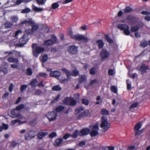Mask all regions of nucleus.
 Here are the masks:
<instances>
[{
  "mask_svg": "<svg viewBox=\"0 0 150 150\" xmlns=\"http://www.w3.org/2000/svg\"><path fill=\"white\" fill-rule=\"evenodd\" d=\"M32 47V53L33 55L36 57H38L39 54L45 50L44 48L38 46L36 43H33Z\"/></svg>",
  "mask_w": 150,
  "mask_h": 150,
  "instance_id": "obj_1",
  "label": "nucleus"
},
{
  "mask_svg": "<svg viewBox=\"0 0 150 150\" xmlns=\"http://www.w3.org/2000/svg\"><path fill=\"white\" fill-rule=\"evenodd\" d=\"M101 120V123L100 125V127L103 129V132H105L109 128L110 124L108 122L107 119L105 117H102Z\"/></svg>",
  "mask_w": 150,
  "mask_h": 150,
  "instance_id": "obj_2",
  "label": "nucleus"
},
{
  "mask_svg": "<svg viewBox=\"0 0 150 150\" xmlns=\"http://www.w3.org/2000/svg\"><path fill=\"white\" fill-rule=\"evenodd\" d=\"M71 39L77 41H82L85 43H87L89 40L88 38L85 37L83 35L77 34L71 36Z\"/></svg>",
  "mask_w": 150,
  "mask_h": 150,
  "instance_id": "obj_3",
  "label": "nucleus"
},
{
  "mask_svg": "<svg viewBox=\"0 0 150 150\" xmlns=\"http://www.w3.org/2000/svg\"><path fill=\"white\" fill-rule=\"evenodd\" d=\"M118 28L121 30H123V33L126 35H128L130 34L129 26L126 24H119L117 26Z\"/></svg>",
  "mask_w": 150,
  "mask_h": 150,
  "instance_id": "obj_4",
  "label": "nucleus"
},
{
  "mask_svg": "<svg viewBox=\"0 0 150 150\" xmlns=\"http://www.w3.org/2000/svg\"><path fill=\"white\" fill-rule=\"evenodd\" d=\"M78 47L75 45H69L67 47L68 52L72 55H76L78 52Z\"/></svg>",
  "mask_w": 150,
  "mask_h": 150,
  "instance_id": "obj_5",
  "label": "nucleus"
},
{
  "mask_svg": "<svg viewBox=\"0 0 150 150\" xmlns=\"http://www.w3.org/2000/svg\"><path fill=\"white\" fill-rule=\"evenodd\" d=\"M62 70L65 74L67 77V78H64L61 79L60 82L61 83H64L70 80L71 79V73L69 70H67L66 68H62Z\"/></svg>",
  "mask_w": 150,
  "mask_h": 150,
  "instance_id": "obj_6",
  "label": "nucleus"
},
{
  "mask_svg": "<svg viewBox=\"0 0 150 150\" xmlns=\"http://www.w3.org/2000/svg\"><path fill=\"white\" fill-rule=\"evenodd\" d=\"M100 55L102 60L108 58L110 55L109 52L106 48H103L101 50L100 53Z\"/></svg>",
  "mask_w": 150,
  "mask_h": 150,
  "instance_id": "obj_7",
  "label": "nucleus"
},
{
  "mask_svg": "<svg viewBox=\"0 0 150 150\" xmlns=\"http://www.w3.org/2000/svg\"><path fill=\"white\" fill-rule=\"evenodd\" d=\"M99 127L98 124H96L93 126L92 130L90 132V134L91 137L96 136L98 134Z\"/></svg>",
  "mask_w": 150,
  "mask_h": 150,
  "instance_id": "obj_8",
  "label": "nucleus"
},
{
  "mask_svg": "<svg viewBox=\"0 0 150 150\" xmlns=\"http://www.w3.org/2000/svg\"><path fill=\"white\" fill-rule=\"evenodd\" d=\"M46 116L50 121L56 120L57 116V113L55 111L48 112L46 115Z\"/></svg>",
  "mask_w": 150,
  "mask_h": 150,
  "instance_id": "obj_9",
  "label": "nucleus"
},
{
  "mask_svg": "<svg viewBox=\"0 0 150 150\" xmlns=\"http://www.w3.org/2000/svg\"><path fill=\"white\" fill-rule=\"evenodd\" d=\"M142 125L140 124V122H138L135 125L134 127V132H135V136L136 137L138 135H139L141 132V131L139 130L141 128Z\"/></svg>",
  "mask_w": 150,
  "mask_h": 150,
  "instance_id": "obj_10",
  "label": "nucleus"
},
{
  "mask_svg": "<svg viewBox=\"0 0 150 150\" xmlns=\"http://www.w3.org/2000/svg\"><path fill=\"white\" fill-rule=\"evenodd\" d=\"M90 129L88 128L82 129L79 132V136L81 137L86 136L89 134Z\"/></svg>",
  "mask_w": 150,
  "mask_h": 150,
  "instance_id": "obj_11",
  "label": "nucleus"
},
{
  "mask_svg": "<svg viewBox=\"0 0 150 150\" xmlns=\"http://www.w3.org/2000/svg\"><path fill=\"white\" fill-rule=\"evenodd\" d=\"M28 35L26 34H24L22 36V38H21L20 40V42H22V43L19 44V45L21 47H22L25 44L26 42L28 40Z\"/></svg>",
  "mask_w": 150,
  "mask_h": 150,
  "instance_id": "obj_12",
  "label": "nucleus"
},
{
  "mask_svg": "<svg viewBox=\"0 0 150 150\" xmlns=\"http://www.w3.org/2000/svg\"><path fill=\"white\" fill-rule=\"evenodd\" d=\"M149 69V67L148 65H146L145 64H143L140 67L139 70L141 72L142 74H144L146 73L147 70Z\"/></svg>",
  "mask_w": 150,
  "mask_h": 150,
  "instance_id": "obj_13",
  "label": "nucleus"
},
{
  "mask_svg": "<svg viewBox=\"0 0 150 150\" xmlns=\"http://www.w3.org/2000/svg\"><path fill=\"white\" fill-rule=\"evenodd\" d=\"M61 75L60 72L58 71H51L50 74V76L51 77L55 78L58 79Z\"/></svg>",
  "mask_w": 150,
  "mask_h": 150,
  "instance_id": "obj_14",
  "label": "nucleus"
},
{
  "mask_svg": "<svg viewBox=\"0 0 150 150\" xmlns=\"http://www.w3.org/2000/svg\"><path fill=\"white\" fill-rule=\"evenodd\" d=\"M89 112L88 110H85L83 112L80 113L77 116V119L80 120L84 117L87 116L89 114Z\"/></svg>",
  "mask_w": 150,
  "mask_h": 150,
  "instance_id": "obj_15",
  "label": "nucleus"
},
{
  "mask_svg": "<svg viewBox=\"0 0 150 150\" xmlns=\"http://www.w3.org/2000/svg\"><path fill=\"white\" fill-rule=\"evenodd\" d=\"M135 19V17L132 15L128 16L126 18V20L127 21L128 23L129 24L132 23L133 21Z\"/></svg>",
  "mask_w": 150,
  "mask_h": 150,
  "instance_id": "obj_16",
  "label": "nucleus"
},
{
  "mask_svg": "<svg viewBox=\"0 0 150 150\" xmlns=\"http://www.w3.org/2000/svg\"><path fill=\"white\" fill-rule=\"evenodd\" d=\"M96 43L97 44L98 47L99 49L102 48L104 45L103 41L101 40H98L96 41Z\"/></svg>",
  "mask_w": 150,
  "mask_h": 150,
  "instance_id": "obj_17",
  "label": "nucleus"
},
{
  "mask_svg": "<svg viewBox=\"0 0 150 150\" xmlns=\"http://www.w3.org/2000/svg\"><path fill=\"white\" fill-rule=\"evenodd\" d=\"M38 82V81L36 79H33L31 81L29 85L31 86L32 88H35Z\"/></svg>",
  "mask_w": 150,
  "mask_h": 150,
  "instance_id": "obj_18",
  "label": "nucleus"
},
{
  "mask_svg": "<svg viewBox=\"0 0 150 150\" xmlns=\"http://www.w3.org/2000/svg\"><path fill=\"white\" fill-rule=\"evenodd\" d=\"M48 134L47 132H40L37 134V136L39 139H41L43 137L47 135Z\"/></svg>",
  "mask_w": 150,
  "mask_h": 150,
  "instance_id": "obj_19",
  "label": "nucleus"
},
{
  "mask_svg": "<svg viewBox=\"0 0 150 150\" xmlns=\"http://www.w3.org/2000/svg\"><path fill=\"white\" fill-rule=\"evenodd\" d=\"M62 141L63 139L62 138H57L55 141L54 145L55 146H58L61 144Z\"/></svg>",
  "mask_w": 150,
  "mask_h": 150,
  "instance_id": "obj_20",
  "label": "nucleus"
},
{
  "mask_svg": "<svg viewBox=\"0 0 150 150\" xmlns=\"http://www.w3.org/2000/svg\"><path fill=\"white\" fill-rule=\"evenodd\" d=\"M31 29L33 33L37 30L39 28V25L35 22L31 25Z\"/></svg>",
  "mask_w": 150,
  "mask_h": 150,
  "instance_id": "obj_21",
  "label": "nucleus"
},
{
  "mask_svg": "<svg viewBox=\"0 0 150 150\" xmlns=\"http://www.w3.org/2000/svg\"><path fill=\"white\" fill-rule=\"evenodd\" d=\"M8 61L10 62H15L18 63V59L17 58H14L12 57H10L7 59Z\"/></svg>",
  "mask_w": 150,
  "mask_h": 150,
  "instance_id": "obj_22",
  "label": "nucleus"
},
{
  "mask_svg": "<svg viewBox=\"0 0 150 150\" xmlns=\"http://www.w3.org/2000/svg\"><path fill=\"white\" fill-rule=\"evenodd\" d=\"M133 11V9L129 6H126L123 10L124 12L127 13H130Z\"/></svg>",
  "mask_w": 150,
  "mask_h": 150,
  "instance_id": "obj_23",
  "label": "nucleus"
},
{
  "mask_svg": "<svg viewBox=\"0 0 150 150\" xmlns=\"http://www.w3.org/2000/svg\"><path fill=\"white\" fill-rule=\"evenodd\" d=\"M100 114L103 115H109V112L105 108L102 109L100 111Z\"/></svg>",
  "mask_w": 150,
  "mask_h": 150,
  "instance_id": "obj_24",
  "label": "nucleus"
},
{
  "mask_svg": "<svg viewBox=\"0 0 150 150\" xmlns=\"http://www.w3.org/2000/svg\"><path fill=\"white\" fill-rule=\"evenodd\" d=\"M43 44L47 46L51 45L54 44V43L50 40H48L45 41L43 42Z\"/></svg>",
  "mask_w": 150,
  "mask_h": 150,
  "instance_id": "obj_25",
  "label": "nucleus"
},
{
  "mask_svg": "<svg viewBox=\"0 0 150 150\" xmlns=\"http://www.w3.org/2000/svg\"><path fill=\"white\" fill-rule=\"evenodd\" d=\"M104 38L106 41L109 43H112L113 42V40L111 39L109 36L105 34L104 35Z\"/></svg>",
  "mask_w": 150,
  "mask_h": 150,
  "instance_id": "obj_26",
  "label": "nucleus"
},
{
  "mask_svg": "<svg viewBox=\"0 0 150 150\" xmlns=\"http://www.w3.org/2000/svg\"><path fill=\"white\" fill-rule=\"evenodd\" d=\"M64 109V107L62 105H59L56 107L55 110L57 112H60L62 111Z\"/></svg>",
  "mask_w": 150,
  "mask_h": 150,
  "instance_id": "obj_27",
  "label": "nucleus"
},
{
  "mask_svg": "<svg viewBox=\"0 0 150 150\" xmlns=\"http://www.w3.org/2000/svg\"><path fill=\"white\" fill-rule=\"evenodd\" d=\"M79 74V71L76 69L72 71V72L71 73V76H76Z\"/></svg>",
  "mask_w": 150,
  "mask_h": 150,
  "instance_id": "obj_28",
  "label": "nucleus"
},
{
  "mask_svg": "<svg viewBox=\"0 0 150 150\" xmlns=\"http://www.w3.org/2000/svg\"><path fill=\"white\" fill-rule=\"evenodd\" d=\"M78 135L79 136V131L78 130H76L74 131L73 134L71 135V136L74 138H76Z\"/></svg>",
  "mask_w": 150,
  "mask_h": 150,
  "instance_id": "obj_29",
  "label": "nucleus"
},
{
  "mask_svg": "<svg viewBox=\"0 0 150 150\" xmlns=\"http://www.w3.org/2000/svg\"><path fill=\"white\" fill-rule=\"evenodd\" d=\"M59 6V4L58 2L54 3L52 5L51 9L54 10L57 8Z\"/></svg>",
  "mask_w": 150,
  "mask_h": 150,
  "instance_id": "obj_30",
  "label": "nucleus"
},
{
  "mask_svg": "<svg viewBox=\"0 0 150 150\" xmlns=\"http://www.w3.org/2000/svg\"><path fill=\"white\" fill-rule=\"evenodd\" d=\"M52 89L53 91H60L62 88L59 85H57L53 86Z\"/></svg>",
  "mask_w": 150,
  "mask_h": 150,
  "instance_id": "obj_31",
  "label": "nucleus"
},
{
  "mask_svg": "<svg viewBox=\"0 0 150 150\" xmlns=\"http://www.w3.org/2000/svg\"><path fill=\"white\" fill-rule=\"evenodd\" d=\"M16 110V109H13L11 110V114L12 116H11V117L12 118H16V116L17 115V114L15 112V111Z\"/></svg>",
  "mask_w": 150,
  "mask_h": 150,
  "instance_id": "obj_32",
  "label": "nucleus"
},
{
  "mask_svg": "<svg viewBox=\"0 0 150 150\" xmlns=\"http://www.w3.org/2000/svg\"><path fill=\"white\" fill-rule=\"evenodd\" d=\"M22 23L23 24H29L30 25H31L32 24L34 23V22L30 19V20H25L22 22Z\"/></svg>",
  "mask_w": 150,
  "mask_h": 150,
  "instance_id": "obj_33",
  "label": "nucleus"
},
{
  "mask_svg": "<svg viewBox=\"0 0 150 150\" xmlns=\"http://www.w3.org/2000/svg\"><path fill=\"white\" fill-rule=\"evenodd\" d=\"M33 10L36 12H41L43 11V9L40 8H38L35 6L33 7Z\"/></svg>",
  "mask_w": 150,
  "mask_h": 150,
  "instance_id": "obj_34",
  "label": "nucleus"
},
{
  "mask_svg": "<svg viewBox=\"0 0 150 150\" xmlns=\"http://www.w3.org/2000/svg\"><path fill=\"white\" fill-rule=\"evenodd\" d=\"M79 83H81L82 82L85 80L86 77L84 75H82L79 76Z\"/></svg>",
  "mask_w": 150,
  "mask_h": 150,
  "instance_id": "obj_35",
  "label": "nucleus"
},
{
  "mask_svg": "<svg viewBox=\"0 0 150 150\" xmlns=\"http://www.w3.org/2000/svg\"><path fill=\"white\" fill-rule=\"evenodd\" d=\"M33 74V71L30 68H28L26 70V74L28 76H31Z\"/></svg>",
  "mask_w": 150,
  "mask_h": 150,
  "instance_id": "obj_36",
  "label": "nucleus"
},
{
  "mask_svg": "<svg viewBox=\"0 0 150 150\" xmlns=\"http://www.w3.org/2000/svg\"><path fill=\"white\" fill-rule=\"evenodd\" d=\"M84 110V108L83 107L80 106L76 109L75 110V112L76 113V114H77L81 111L83 110Z\"/></svg>",
  "mask_w": 150,
  "mask_h": 150,
  "instance_id": "obj_37",
  "label": "nucleus"
},
{
  "mask_svg": "<svg viewBox=\"0 0 150 150\" xmlns=\"http://www.w3.org/2000/svg\"><path fill=\"white\" fill-rule=\"evenodd\" d=\"M96 68L94 67H93L91 68L89 71V73L90 74L92 75H94L96 74Z\"/></svg>",
  "mask_w": 150,
  "mask_h": 150,
  "instance_id": "obj_38",
  "label": "nucleus"
},
{
  "mask_svg": "<svg viewBox=\"0 0 150 150\" xmlns=\"http://www.w3.org/2000/svg\"><path fill=\"white\" fill-rule=\"evenodd\" d=\"M139 27L136 26L132 27L130 30L131 32H135L139 30Z\"/></svg>",
  "mask_w": 150,
  "mask_h": 150,
  "instance_id": "obj_39",
  "label": "nucleus"
},
{
  "mask_svg": "<svg viewBox=\"0 0 150 150\" xmlns=\"http://www.w3.org/2000/svg\"><path fill=\"white\" fill-rule=\"evenodd\" d=\"M138 103L137 102H135L132 104L129 107V109L131 110L132 108H136L138 106Z\"/></svg>",
  "mask_w": 150,
  "mask_h": 150,
  "instance_id": "obj_40",
  "label": "nucleus"
},
{
  "mask_svg": "<svg viewBox=\"0 0 150 150\" xmlns=\"http://www.w3.org/2000/svg\"><path fill=\"white\" fill-rule=\"evenodd\" d=\"M24 107L25 105L24 104H21L17 106L15 109H16V110L19 111L24 108Z\"/></svg>",
  "mask_w": 150,
  "mask_h": 150,
  "instance_id": "obj_41",
  "label": "nucleus"
},
{
  "mask_svg": "<svg viewBox=\"0 0 150 150\" xmlns=\"http://www.w3.org/2000/svg\"><path fill=\"white\" fill-rule=\"evenodd\" d=\"M0 71L3 72L4 74H7L8 71L7 69L4 67H0Z\"/></svg>",
  "mask_w": 150,
  "mask_h": 150,
  "instance_id": "obj_42",
  "label": "nucleus"
},
{
  "mask_svg": "<svg viewBox=\"0 0 150 150\" xmlns=\"http://www.w3.org/2000/svg\"><path fill=\"white\" fill-rule=\"evenodd\" d=\"M48 59V56L47 54H44L42 57V62L45 63L47 61Z\"/></svg>",
  "mask_w": 150,
  "mask_h": 150,
  "instance_id": "obj_43",
  "label": "nucleus"
},
{
  "mask_svg": "<svg viewBox=\"0 0 150 150\" xmlns=\"http://www.w3.org/2000/svg\"><path fill=\"white\" fill-rule=\"evenodd\" d=\"M76 104V101L72 98H70V105H74Z\"/></svg>",
  "mask_w": 150,
  "mask_h": 150,
  "instance_id": "obj_44",
  "label": "nucleus"
},
{
  "mask_svg": "<svg viewBox=\"0 0 150 150\" xmlns=\"http://www.w3.org/2000/svg\"><path fill=\"white\" fill-rule=\"evenodd\" d=\"M30 11V9L29 8H27L24 9L22 10L21 12L22 13H29Z\"/></svg>",
  "mask_w": 150,
  "mask_h": 150,
  "instance_id": "obj_45",
  "label": "nucleus"
},
{
  "mask_svg": "<svg viewBox=\"0 0 150 150\" xmlns=\"http://www.w3.org/2000/svg\"><path fill=\"white\" fill-rule=\"evenodd\" d=\"M111 90L112 92L114 93H116L117 92V88L114 86H111Z\"/></svg>",
  "mask_w": 150,
  "mask_h": 150,
  "instance_id": "obj_46",
  "label": "nucleus"
},
{
  "mask_svg": "<svg viewBox=\"0 0 150 150\" xmlns=\"http://www.w3.org/2000/svg\"><path fill=\"white\" fill-rule=\"evenodd\" d=\"M103 149L105 150H106L107 149H108L109 150H114L115 148L113 146H109L104 147Z\"/></svg>",
  "mask_w": 150,
  "mask_h": 150,
  "instance_id": "obj_47",
  "label": "nucleus"
},
{
  "mask_svg": "<svg viewBox=\"0 0 150 150\" xmlns=\"http://www.w3.org/2000/svg\"><path fill=\"white\" fill-rule=\"evenodd\" d=\"M51 40L54 43V44H55L57 42V39L56 37L54 35H52L51 38Z\"/></svg>",
  "mask_w": 150,
  "mask_h": 150,
  "instance_id": "obj_48",
  "label": "nucleus"
},
{
  "mask_svg": "<svg viewBox=\"0 0 150 150\" xmlns=\"http://www.w3.org/2000/svg\"><path fill=\"white\" fill-rule=\"evenodd\" d=\"M82 103L86 105H88L89 104V102L88 100L85 98H83L82 100Z\"/></svg>",
  "mask_w": 150,
  "mask_h": 150,
  "instance_id": "obj_49",
  "label": "nucleus"
},
{
  "mask_svg": "<svg viewBox=\"0 0 150 150\" xmlns=\"http://www.w3.org/2000/svg\"><path fill=\"white\" fill-rule=\"evenodd\" d=\"M27 88V85L25 84L22 85L20 87V91L21 92H22L25 90Z\"/></svg>",
  "mask_w": 150,
  "mask_h": 150,
  "instance_id": "obj_50",
  "label": "nucleus"
},
{
  "mask_svg": "<svg viewBox=\"0 0 150 150\" xmlns=\"http://www.w3.org/2000/svg\"><path fill=\"white\" fill-rule=\"evenodd\" d=\"M25 33L28 35L32 34L33 33L32 29H26L25 31Z\"/></svg>",
  "mask_w": 150,
  "mask_h": 150,
  "instance_id": "obj_51",
  "label": "nucleus"
},
{
  "mask_svg": "<svg viewBox=\"0 0 150 150\" xmlns=\"http://www.w3.org/2000/svg\"><path fill=\"white\" fill-rule=\"evenodd\" d=\"M32 138L34 137L35 135V132L33 130H31L28 133Z\"/></svg>",
  "mask_w": 150,
  "mask_h": 150,
  "instance_id": "obj_52",
  "label": "nucleus"
},
{
  "mask_svg": "<svg viewBox=\"0 0 150 150\" xmlns=\"http://www.w3.org/2000/svg\"><path fill=\"white\" fill-rule=\"evenodd\" d=\"M60 96V95L59 94L57 95L55 98L51 102V103H55L57 102Z\"/></svg>",
  "mask_w": 150,
  "mask_h": 150,
  "instance_id": "obj_53",
  "label": "nucleus"
},
{
  "mask_svg": "<svg viewBox=\"0 0 150 150\" xmlns=\"http://www.w3.org/2000/svg\"><path fill=\"white\" fill-rule=\"evenodd\" d=\"M5 28H11L12 26V24L9 22H6L4 24Z\"/></svg>",
  "mask_w": 150,
  "mask_h": 150,
  "instance_id": "obj_54",
  "label": "nucleus"
},
{
  "mask_svg": "<svg viewBox=\"0 0 150 150\" xmlns=\"http://www.w3.org/2000/svg\"><path fill=\"white\" fill-rule=\"evenodd\" d=\"M38 75L39 76L43 77L44 78L46 77L47 76V74L43 72H40L38 74Z\"/></svg>",
  "mask_w": 150,
  "mask_h": 150,
  "instance_id": "obj_55",
  "label": "nucleus"
},
{
  "mask_svg": "<svg viewBox=\"0 0 150 150\" xmlns=\"http://www.w3.org/2000/svg\"><path fill=\"white\" fill-rule=\"evenodd\" d=\"M140 45L142 47H145L147 46L148 43L146 41H144L141 42L140 43Z\"/></svg>",
  "mask_w": 150,
  "mask_h": 150,
  "instance_id": "obj_56",
  "label": "nucleus"
},
{
  "mask_svg": "<svg viewBox=\"0 0 150 150\" xmlns=\"http://www.w3.org/2000/svg\"><path fill=\"white\" fill-rule=\"evenodd\" d=\"M25 140H29L32 138L28 133L26 134L25 135Z\"/></svg>",
  "mask_w": 150,
  "mask_h": 150,
  "instance_id": "obj_57",
  "label": "nucleus"
},
{
  "mask_svg": "<svg viewBox=\"0 0 150 150\" xmlns=\"http://www.w3.org/2000/svg\"><path fill=\"white\" fill-rule=\"evenodd\" d=\"M108 72L109 75L112 76L114 74V71L112 69H109Z\"/></svg>",
  "mask_w": 150,
  "mask_h": 150,
  "instance_id": "obj_58",
  "label": "nucleus"
},
{
  "mask_svg": "<svg viewBox=\"0 0 150 150\" xmlns=\"http://www.w3.org/2000/svg\"><path fill=\"white\" fill-rule=\"evenodd\" d=\"M13 85L12 83H11L9 87L8 90L10 92H11L13 90Z\"/></svg>",
  "mask_w": 150,
  "mask_h": 150,
  "instance_id": "obj_59",
  "label": "nucleus"
},
{
  "mask_svg": "<svg viewBox=\"0 0 150 150\" xmlns=\"http://www.w3.org/2000/svg\"><path fill=\"white\" fill-rule=\"evenodd\" d=\"M57 136L56 133L55 132H53L49 135V137L53 138Z\"/></svg>",
  "mask_w": 150,
  "mask_h": 150,
  "instance_id": "obj_60",
  "label": "nucleus"
},
{
  "mask_svg": "<svg viewBox=\"0 0 150 150\" xmlns=\"http://www.w3.org/2000/svg\"><path fill=\"white\" fill-rule=\"evenodd\" d=\"M37 3L39 4H44L45 3L44 0H36Z\"/></svg>",
  "mask_w": 150,
  "mask_h": 150,
  "instance_id": "obj_61",
  "label": "nucleus"
},
{
  "mask_svg": "<svg viewBox=\"0 0 150 150\" xmlns=\"http://www.w3.org/2000/svg\"><path fill=\"white\" fill-rule=\"evenodd\" d=\"M3 129H4L5 130H6L8 129V126L7 124H4L2 125Z\"/></svg>",
  "mask_w": 150,
  "mask_h": 150,
  "instance_id": "obj_62",
  "label": "nucleus"
},
{
  "mask_svg": "<svg viewBox=\"0 0 150 150\" xmlns=\"http://www.w3.org/2000/svg\"><path fill=\"white\" fill-rule=\"evenodd\" d=\"M71 136L69 134L67 133L63 137V138L64 139H67L69 137Z\"/></svg>",
  "mask_w": 150,
  "mask_h": 150,
  "instance_id": "obj_63",
  "label": "nucleus"
},
{
  "mask_svg": "<svg viewBox=\"0 0 150 150\" xmlns=\"http://www.w3.org/2000/svg\"><path fill=\"white\" fill-rule=\"evenodd\" d=\"M17 143L14 141H12L11 144V146L14 147L17 145Z\"/></svg>",
  "mask_w": 150,
  "mask_h": 150,
  "instance_id": "obj_64",
  "label": "nucleus"
}]
</instances>
